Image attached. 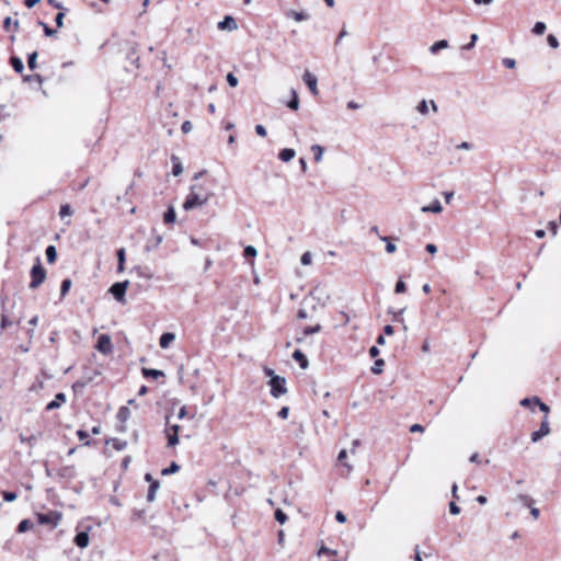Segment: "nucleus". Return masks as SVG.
<instances>
[{
  "label": "nucleus",
  "instance_id": "c9c22d12",
  "mask_svg": "<svg viewBox=\"0 0 561 561\" xmlns=\"http://www.w3.org/2000/svg\"><path fill=\"white\" fill-rule=\"evenodd\" d=\"M165 434L168 436V447H173L179 443V435L175 433H170V430H165Z\"/></svg>",
  "mask_w": 561,
  "mask_h": 561
},
{
  "label": "nucleus",
  "instance_id": "412c9836",
  "mask_svg": "<svg viewBox=\"0 0 561 561\" xmlns=\"http://www.w3.org/2000/svg\"><path fill=\"white\" fill-rule=\"evenodd\" d=\"M142 375L146 378L158 379L159 377H163L164 373L162 370L153 369V368H142Z\"/></svg>",
  "mask_w": 561,
  "mask_h": 561
},
{
  "label": "nucleus",
  "instance_id": "cd10ccee",
  "mask_svg": "<svg viewBox=\"0 0 561 561\" xmlns=\"http://www.w3.org/2000/svg\"><path fill=\"white\" fill-rule=\"evenodd\" d=\"M515 501H519L524 506L531 507L535 500L527 494H518Z\"/></svg>",
  "mask_w": 561,
  "mask_h": 561
},
{
  "label": "nucleus",
  "instance_id": "20e7f679",
  "mask_svg": "<svg viewBox=\"0 0 561 561\" xmlns=\"http://www.w3.org/2000/svg\"><path fill=\"white\" fill-rule=\"evenodd\" d=\"M268 385L271 386V394L274 398H279L287 392L286 379L282 376H272Z\"/></svg>",
  "mask_w": 561,
  "mask_h": 561
},
{
  "label": "nucleus",
  "instance_id": "8fccbe9b",
  "mask_svg": "<svg viewBox=\"0 0 561 561\" xmlns=\"http://www.w3.org/2000/svg\"><path fill=\"white\" fill-rule=\"evenodd\" d=\"M417 112L422 115H426L428 113V104H427V101L426 100H422L417 107H416Z\"/></svg>",
  "mask_w": 561,
  "mask_h": 561
},
{
  "label": "nucleus",
  "instance_id": "6ab92c4d",
  "mask_svg": "<svg viewBox=\"0 0 561 561\" xmlns=\"http://www.w3.org/2000/svg\"><path fill=\"white\" fill-rule=\"evenodd\" d=\"M286 16L287 18H291V19H294L297 22L306 21V20L309 19V14L308 13H306L304 11L298 12V11H294V10L288 11L286 13Z\"/></svg>",
  "mask_w": 561,
  "mask_h": 561
},
{
  "label": "nucleus",
  "instance_id": "4d7b16f0",
  "mask_svg": "<svg viewBox=\"0 0 561 561\" xmlns=\"http://www.w3.org/2000/svg\"><path fill=\"white\" fill-rule=\"evenodd\" d=\"M227 82L230 87L234 88L238 85V78L232 73V72H229L227 75Z\"/></svg>",
  "mask_w": 561,
  "mask_h": 561
},
{
  "label": "nucleus",
  "instance_id": "7c9ffc66",
  "mask_svg": "<svg viewBox=\"0 0 561 561\" xmlns=\"http://www.w3.org/2000/svg\"><path fill=\"white\" fill-rule=\"evenodd\" d=\"M11 27H13L14 31L19 28V21H12L10 16H7L3 21V28L5 31H11Z\"/></svg>",
  "mask_w": 561,
  "mask_h": 561
},
{
  "label": "nucleus",
  "instance_id": "4468645a",
  "mask_svg": "<svg viewBox=\"0 0 561 561\" xmlns=\"http://www.w3.org/2000/svg\"><path fill=\"white\" fill-rule=\"evenodd\" d=\"M293 358L299 364L300 368L302 369H306L309 365L307 356L300 350H296L293 353Z\"/></svg>",
  "mask_w": 561,
  "mask_h": 561
},
{
  "label": "nucleus",
  "instance_id": "a18cd8bd",
  "mask_svg": "<svg viewBox=\"0 0 561 561\" xmlns=\"http://www.w3.org/2000/svg\"><path fill=\"white\" fill-rule=\"evenodd\" d=\"M274 517L279 524H285L288 518L287 515L280 508H277L275 511Z\"/></svg>",
  "mask_w": 561,
  "mask_h": 561
},
{
  "label": "nucleus",
  "instance_id": "bf43d9fd",
  "mask_svg": "<svg viewBox=\"0 0 561 561\" xmlns=\"http://www.w3.org/2000/svg\"><path fill=\"white\" fill-rule=\"evenodd\" d=\"M64 18H65V12L60 11L56 14L55 16V23H56V26L57 27H62L64 26Z\"/></svg>",
  "mask_w": 561,
  "mask_h": 561
},
{
  "label": "nucleus",
  "instance_id": "a19ab883",
  "mask_svg": "<svg viewBox=\"0 0 561 561\" xmlns=\"http://www.w3.org/2000/svg\"><path fill=\"white\" fill-rule=\"evenodd\" d=\"M72 213V208L69 204H64L60 206L59 216L61 219H64L66 216H71Z\"/></svg>",
  "mask_w": 561,
  "mask_h": 561
},
{
  "label": "nucleus",
  "instance_id": "ea45409f",
  "mask_svg": "<svg viewBox=\"0 0 561 561\" xmlns=\"http://www.w3.org/2000/svg\"><path fill=\"white\" fill-rule=\"evenodd\" d=\"M534 402L536 405L539 407V410L546 414L545 416H548L550 408L545 402H542L538 397H534Z\"/></svg>",
  "mask_w": 561,
  "mask_h": 561
},
{
  "label": "nucleus",
  "instance_id": "680f3d73",
  "mask_svg": "<svg viewBox=\"0 0 561 561\" xmlns=\"http://www.w3.org/2000/svg\"><path fill=\"white\" fill-rule=\"evenodd\" d=\"M300 262L302 265H309L311 263V253L305 252L300 257Z\"/></svg>",
  "mask_w": 561,
  "mask_h": 561
},
{
  "label": "nucleus",
  "instance_id": "39448f33",
  "mask_svg": "<svg viewBox=\"0 0 561 561\" xmlns=\"http://www.w3.org/2000/svg\"><path fill=\"white\" fill-rule=\"evenodd\" d=\"M128 284L129 282L128 280H124V282H117V283H114L111 287H110V293L113 295V297L119 301V302H125V295H126V289L128 287Z\"/></svg>",
  "mask_w": 561,
  "mask_h": 561
},
{
  "label": "nucleus",
  "instance_id": "473e14b6",
  "mask_svg": "<svg viewBox=\"0 0 561 561\" xmlns=\"http://www.w3.org/2000/svg\"><path fill=\"white\" fill-rule=\"evenodd\" d=\"M33 527V523L30 519H22L16 528L18 533H25Z\"/></svg>",
  "mask_w": 561,
  "mask_h": 561
},
{
  "label": "nucleus",
  "instance_id": "c85d7f7f",
  "mask_svg": "<svg viewBox=\"0 0 561 561\" xmlns=\"http://www.w3.org/2000/svg\"><path fill=\"white\" fill-rule=\"evenodd\" d=\"M172 161H173L172 173L174 176H178L183 172L182 163H181L180 159L175 156H172Z\"/></svg>",
  "mask_w": 561,
  "mask_h": 561
},
{
  "label": "nucleus",
  "instance_id": "dca6fc26",
  "mask_svg": "<svg viewBox=\"0 0 561 561\" xmlns=\"http://www.w3.org/2000/svg\"><path fill=\"white\" fill-rule=\"evenodd\" d=\"M93 380V377L92 376H84L83 378H81L80 380H77L73 385H72V389L75 392H79L81 391L83 388H85L91 381Z\"/></svg>",
  "mask_w": 561,
  "mask_h": 561
},
{
  "label": "nucleus",
  "instance_id": "c03bdc74",
  "mask_svg": "<svg viewBox=\"0 0 561 561\" xmlns=\"http://www.w3.org/2000/svg\"><path fill=\"white\" fill-rule=\"evenodd\" d=\"M112 444H113V447L121 451V450H124L127 446V442L126 440H122V439H118V438H113L112 439Z\"/></svg>",
  "mask_w": 561,
  "mask_h": 561
},
{
  "label": "nucleus",
  "instance_id": "774afa93",
  "mask_svg": "<svg viewBox=\"0 0 561 561\" xmlns=\"http://www.w3.org/2000/svg\"><path fill=\"white\" fill-rule=\"evenodd\" d=\"M255 133L261 136V137H265L266 136V128L263 126V125H256L255 126Z\"/></svg>",
  "mask_w": 561,
  "mask_h": 561
},
{
  "label": "nucleus",
  "instance_id": "864d4df0",
  "mask_svg": "<svg viewBox=\"0 0 561 561\" xmlns=\"http://www.w3.org/2000/svg\"><path fill=\"white\" fill-rule=\"evenodd\" d=\"M77 436H78V438H79L80 440H85V442H84V445H85V446H90L91 442L88 439L89 434H88L85 431H83V430H78V431H77Z\"/></svg>",
  "mask_w": 561,
  "mask_h": 561
},
{
  "label": "nucleus",
  "instance_id": "f704fd0d",
  "mask_svg": "<svg viewBox=\"0 0 561 561\" xmlns=\"http://www.w3.org/2000/svg\"><path fill=\"white\" fill-rule=\"evenodd\" d=\"M71 285H72V283H71V279H69V278H65L61 282V285H60V296L61 297H65L68 294V291L71 288Z\"/></svg>",
  "mask_w": 561,
  "mask_h": 561
},
{
  "label": "nucleus",
  "instance_id": "de8ad7c7",
  "mask_svg": "<svg viewBox=\"0 0 561 561\" xmlns=\"http://www.w3.org/2000/svg\"><path fill=\"white\" fill-rule=\"evenodd\" d=\"M404 310L405 309L403 308V309H400L397 312H393V320L397 321V322L402 323L403 324V330L407 331L408 327L404 324V320L402 318V314H403Z\"/></svg>",
  "mask_w": 561,
  "mask_h": 561
},
{
  "label": "nucleus",
  "instance_id": "f257e3e1",
  "mask_svg": "<svg viewBox=\"0 0 561 561\" xmlns=\"http://www.w3.org/2000/svg\"><path fill=\"white\" fill-rule=\"evenodd\" d=\"M46 278V271L43 267L41 260L37 259L36 264L33 265L31 270V283L30 288L35 289L39 287Z\"/></svg>",
  "mask_w": 561,
  "mask_h": 561
},
{
  "label": "nucleus",
  "instance_id": "ddd939ff",
  "mask_svg": "<svg viewBox=\"0 0 561 561\" xmlns=\"http://www.w3.org/2000/svg\"><path fill=\"white\" fill-rule=\"evenodd\" d=\"M175 334L172 332H165L160 336L159 345L161 348H168L171 343L175 340Z\"/></svg>",
  "mask_w": 561,
  "mask_h": 561
},
{
  "label": "nucleus",
  "instance_id": "b1692460",
  "mask_svg": "<svg viewBox=\"0 0 561 561\" xmlns=\"http://www.w3.org/2000/svg\"><path fill=\"white\" fill-rule=\"evenodd\" d=\"M116 254H117V261H118L117 272L121 273L125 268V261H126L125 249L124 248L118 249Z\"/></svg>",
  "mask_w": 561,
  "mask_h": 561
},
{
  "label": "nucleus",
  "instance_id": "37998d69",
  "mask_svg": "<svg viewBox=\"0 0 561 561\" xmlns=\"http://www.w3.org/2000/svg\"><path fill=\"white\" fill-rule=\"evenodd\" d=\"M546 28L547 26L543 22H536L531 31L535 35H542Z\"/></svg>",
  "mask_w": 561,
  "mask_h": 561
},
{
  "label": "nucleus",
  "instance_id": "f03ea898",
  "mask_svg": "<svg viewBox=\"0 0 561 561\" xmlns=\"http://www.w3.org/2000/svg\"><path fill=\"white\" fill-rule=\"evenodd\" d=\"M210 196L211 194H196L195 192L190 191V194L183 204V208L185 210H191L197 206H202L208 202Z\"/></svg>",
  "mask_w": 561,
  "mask_h": 561
},
{
  "label": "nucleus",
  "instance_id": "338daca9",
  "mask_svg": "<svg viewBox=\"0 0 561 561\" xmlns=\"http://www.w3.org/2000/svg\"><path fill=\"white\" fill-rule=\"evenodd\" d=\"M335 519H336V522L344 524L346 522V515L343 512L337 511L335 513Z\"/></svg>",
  "mask_w": 561,
  "mask_h": 561
},
{
  "label": "nucleus",
  "instance_id": "58836bf2",
  "mask_svg": "<svg viewBox=\"0 0 561 561\" xmlns=\"http://www.w3.org/2000/svg\"><path fill=\"white\" fill-rule=\"evenodd\" d=\"M191 191L195 192L196 194H211L213 193L206 188L203 184H194L191 186Z\"/></svg>",
  "mask_w": 561,
  "mask_h": 561
},
{
  "label": "nucleus",
  "instance_id": "2f4dec72",
  "mask_svg": "<svg viewBox=\"0 0 561 561\" xmlns=\"http://www.w3.org/2000/svg\"><path fill=\"white\" fill-rule=\"evenodd\" d=\"M129 416H130V410L127 407L119 408V410L117 412V419L121 422L127 421L129 419Z\"/></svg>",
  "mask_w": 561,
  "mask_h": 561
},
{
  "label": "nucleus",
  "instance_id": "a878e982",
  "mask_svg": "<svg viewBox=\"0 0 561 561\" xmlns=\"http://www.w3.org/2000/svg\"><path fill=\"white\" fill-rule=\"evenodd\" d=\"M287 106L293 111H297L299 108V98L294 89L291 90V100L287 103Z\"/></svg>",
  "mask_w": 561,
  "mask_h": 561
},
{
  "label": "nucleus",
  "instance_id": "3c124183",
  "mask_svg": "<svg viewBox=\"0 0 561 561\" xmlns=\"http://www.w3.org/2000/svg\"><path fill=\"white\" fill-rule=\"evenodd\" d=\"M256 254H257V251L253 245H248L243 250V255L245 257H254V256H256Z\"/></svg>",
  "mask_w": 561,
  "mask_h": 561
},
{
  "label": "nucleus",
  "instance_id": "0eeeda50",
  "mask_svg": "<svg viewBox=\"0 0 561 561\" xmlns=\"http://www.w3.org/2000/svg\"><path fill=\"white\" fill-rule=\"evenodd\" d=\"M95 348L102 354L111 353L113 350L111 336L107 334L100 335Z\"/></svg>",
  "mask_w": 561,
  "mask_h": 561
},
{
  "label": "nucleus",
  "instance_id": "6e6552de",
  "mask_svg": "<svg viewBox=\"0 0 561 561\" xmlns=\"http://www.w3.org/2000/svg\"><path fill=\"white\" fill-rule=\"evenodd\" d=\"M302 80L304 82L308 85L310 92L313 94V95H318L319 91H318V79L314 75H312L309 70H306L304 76H302Z\"/></svg>",
  "mask_w": 561,
  "mask_h": 561
},
{
  "label": "nucleus",
  "instance_id": "69168bd1",
  "mask_svg": "<svg viewBox=\"0 0 561 561\" xmlns=\"http://www.w3.org/2000/svg\"><path fill=\"white\" fill-rule=\"evenodd\" d=\"M10 325H12V321H10L7 316L2 314L1 316V323H0L1 329H5V328H8Z\"/></svg>",
  "mask_w": 561,
  "mask_h": 561
},
{
  "label": "nucleus",
  "instance_id": "bb28decb",
  "mask_svg": "<svg viewBox=\"0 0 561 561\" xmlns=\"http://www.w3.org/2000/svg\"><path fill=\"white\" fill-rule=\"evenodd\" d=\"M379 239L387 243L386 244V252L387 253L391 254V253H394L397 251V245L390 241L391 240L390 237L379 236Z\"/></svg>",
  "mask_w": 561,
  "mask_h": 561
},
{
  "label": "nucleus",
  "instance_id": "c756f323",
  "mask_svg": "<svg viewBox=\"0 0 561 561\" xmlns=\"http://www.w3.org/2000/svg\"><path fill=\"white\" fill-rule=\"evenodd\" d=\"M311 151L314 154V161L316 162H320L322 160L324 148L322 146H320V145H312L311 146Z\"/></svg>",
  "mask_w": 561,
  "mask_h": 561
},
{
  "label": "nucleus",
  "instance_id": "423d86ee",
  "mask_svg": "<svg viewBox=\"0 0 561 561\" xmlns=\"http://www.w3.org/2000/svg\"><path fill=\"white\" fill-rule=\"evenodd\" d=\"M549 433H550V425H549L548 416H545L540 424L539 430L531 433V442L537 443L542 437L549 435Z\"/></svg>",
  "mask_w": 561,
  "mask_h": 561
},
{
  "label": "nucleus",
  "instance_id": "49530a36",
  "mask_svg": "<svg viewBox=\"0 0 561 561\" xmlns=\"http://www.w3.org/2000/svg\"><path fill=\"white\" fill-rule=\"evenodd\" d=\"M38 24L43 27L44 34L51 37L56 34V30L49 27L45 22L38 21Z\"/></svg>",
  "mask_w": 561,
  "mask_h": 561
},
{
  "label": "nucleus",
  "instance_id": "5fc2aeb1",
  "mask_svg": "<svg viewBox=\"0 0 561 561\" xmlns=\"http://www.w3.org/2000/svg\"><path fill=\"white\" fill-rule=\"evenodd\" d=\"M405 290H407L405 283L401 278L398 279V282L396 284V287H394V293L396 294H403Z\"/></svg>",
  "mask_w": 561,
  "mask_h": 561
},
{
  "label": "nucleus",
  "instance_id": "f8f14e48",
  "mask_svg": "<svg viewBox=\"0 0 561 561\" xmlns=\"http://www.w3.org/2000/svg\"><path fill=\"white\" fill-rule=\"evenodd\" d=\"M321 330H322L321 324H316V325H312V327H306L304 329V331H302V336L296 337V342L297 343H301L305 340L306 336H308L310 334L319 333Z\"/></svg>",
  "mask_w": 561,
  "mask_h": 561
},
{
  "label": "nucleus",
  "instance_id": "393cba45",
  "mask_svg": "<svg viewBox=\"0 0 561 561\" xmlns=\"http://www.w3.org/2000/svg\"><path fill=\"white\" fill-rule=\"evenodd\" d=\"M46 260L49 264H53L57 260V250L55 245H48L45 250Z\"/></svg>",
  "mask_w": 561,
  "mask_h": 561
},
{
  "label": "nucleus",
  "instance_id": "72a5a7b5",
  "mask_svg": "<svg viewBox=\"0 0 561 561\" xmlns=\"http://www.w3.org/2000/svg\"><path fill=\"white\" fill-rule=\"evenodd\" d=\"M385 366V360L379 358L374 362V365L371 366V373L375 375H379L382 373V368Z\"/></svg>",
  "mask_w": 561,
  "mask_h": 561
},
{
  "label": "nucleus",
  "instance_id": "09e8293b",
  "mask_svg": "<svg viewBox=\"0 0 561 561\" xmlns=\"http://www.w3.org/2000/svg\"><path fill=\"white\" fill-rule=\"evenodd\" d=\"M478 41V34L473 33L470 36V41L468 44L463 45L461 48L465 50H470L474 47L476 43Z\"/></svg>",
  "mask_w": 561,
  "mask_h": 561
},
{
  "label": "nucleus",
  "instance_id": "e433bc0d",
  "mask_svg": "<svg viewBox=\"0 0 561 561\" xmlns=\"http://www.w3.org/2000/svg\"><path fill=\"white\" fill-rule=\"evenodd\" d=\"M179 470H180V466L175 461H172L168 468H165L161 471V473H162V476H169V474L178 472Z\"/></svg>",
  "mask_w": 561,
  "mask_h": 561
},
{
  "label": "nucleus",
  "instance_id": "052dcab7",
  "mask_svg": "<svg viewBox=\"0 0 561 561\" xmlns=\"http://www.w3.org/2000/svg\"><path fill=\"white\" fill-rule=\"evenodd\" d=\"M23 79H24V81H27V82H31V81H37L39 83L43 82V78L41 75L25 76Z\"/></svg>",
  "mask_w": 561,
  "mask_h": 561
},
{
  "label": "nucleus",
  "instance_id": "9d476101",
  "mask_svg": "<svg viewBox=\"0 0 561 561\" xmlns=\"http://www.w3.org/2000/svg\"><path fill=\"white\" fill-rule=\"evenodd\" d=\"M66 400H67L66 394L64 392H58V393H56L54 400L50 401L46 405L45 409H46V411H53V410L59 409L66 402Z\"/></svg>",
  "mask_w": 561,
  "mask_h": 561
},
{
  "label": "nucleus",
  "instance_id": "4be33fe9",
  "mask_svg": "<svg viewBox=\"0 0 561 561\" xmlns=\"http://www.w3.org/2000/svg\"><path fill=\"white\" fill-rule=\"evenodd\" d=\"M10 65L12 66L14 71H16L18 73H22L24 70V64H23L22 59L18 56H12L10 58Z\"/></svg>",
  "mask_w": 561,
  "mask_h": 561
},
{
  "label": "nucleus",
  "instance_id": "0e129e2a",
  "mask_svg": "<svg viewBox=\"0 0 561 561\" xmlns=\"http://www.w3.org/2000/svg\"><path fill=\"white\" fill-rule=\"evenodd\" d=\"M449 512L453 515H458L460 513V507L455 502H450L449 503Z\"/></svg>",
  "mask_w": 561,
  "mask_h": 561
},
{
  "label": "nucleus",
  "instance_id": "13d9d810",
  "mask_svg": "<svg viewBox=\"0 0 561 561\" xmlns=\"http://www.w3.org/2000/svg\"><path fill=\"white\" fill-rule=\"evenodd\" d=\"M20 439L23 443H27L30 447H33L36 442V436L31 435L30 437H24V435H20Z\"/></svg>",
  "mask_w": 561,
  "mask_h": 561
},
{
  "label": "nucleus",
  "instance_id": "7ed1b4c3",
  "mask_svg": "<svg viewBox=\"0 0 561 561\" xmlns=\"http://www.w3.org/2000/svg\"><path fill=\"white\" fill-rule=\"evenodd\" d=\"M61 513L57 511H49L48 513H38L37 522L41 525H49L51 528H55L61 520Z\"/></svg>",
  "mask_w": 561,
  "mask_h": 561
},
{
  "label": "nucleus",
  "instance_id": "603ef678",
  "mask_svg": "<svg viewBox=\"0 0 561 561\" xmlns=\"http://www.w3.org/2000/svg\"><path fill=\"white\" fill-rule=\"evenodd\" d=\"M2 496H3V500L7 502H13L18 499V494L15 492H11V491H3Z\"/></svg>",
  "mask_w": 561,
  "mask_h": 561
},
{
  "label": "nucleus",
  "instance_id": "5701e85b",
  "mask_svg": "<svg viewBox=\"0 0 561 561\" xmlns=\"http://www.w3.org/2000/svg\"><path fill=\"white\" fill-rule=\"evenodd\" d=\"M175 219H176L175 209L173 206H169V208L167 209V211L163 215V221H164V224L169 225V224H174Z\"/></svg>",
  "mask_w": 561,
  "mask_h": 561
},
{
  "label": "nucleus",
  "instance_id": "9b49d317",
  "mask_svg": "<svg viewBox=\"0 0 561 561\" xmlns=\"http://www.w3.org/2000/svg\"><path fill=\"white\" fill-rule=\"evenodd\" d=\"M75 543L79 548H87L90 542L88 531H79L75 537Z\"/></svg>",
  "mask_w": 561,
  "mask_h": 561
},
{
  "label": "nucleus",
  "instance_id": "f3484780",
  "mask_svg": "<svg viewBox=\"0 0 561 561\" xmlns=\"http://www.w3.org/2000/svg\"><path fill=\"white\" fill-rule=\"evenodd\" d=\"M449 46L448 44V41L446 39H440V41H437L435 42L433 45L430 46L428 50L431 54L435 55L437 54L439 50L442 49H445Z\"/></svg>",
  "mask_w": 561,
  "mask_h": 561
},
{
  "label": "nucleus",
  "instance_id": "a211bd4d",
  "mask_svg": "<svg viewBox=\"0 0 561 561\" xmlns=\"http://www.w3.org/2000/svg\"><path fill=\"white\" fill-rule=\"evenodd\" d=\"M295 154H296V151L291 148H285V149H282L278 153V158L284 161V162H288L290 161L291 159L295 158Z\"/></svg>",
  "mask_w": 561,
  "mask_h": 561
},
{
  "label": "nucleus",
  "instance_id": "e2e57ef3",
  "mask_svg": "<svg viewBox=\"0 0 561 561\" xmlns=\"http://www.w3.org/2000/svg\"><path fill=\"white\" fill-rule=\"evenodd\" d=\"M503 65H504L506 68H508V69H513V68H515V66H516V61H515V59H513V58H504V59H503Z\"/></svg>",
  "mask_w": 561,
  "mask_h": 561
},
{
  "label": "nucleus",
  "instance_id": "1a4fd4ad",
  "mask_svg": "<svg viewBox=\"0 0 561 561\" xmlns=\"http://www.w3.org/2000/svg\"><path fill=\"white\" fill-rule=\"evenodd\" d=\"M217 27L220 31H229V32H231V31H234V30L238 28V24H237L236 20L232 16L226 15L224 18V20L218 23Z\"/></svg>",
  "mask_w": 561,
  "mask_h": 561
},
{
  "label": "nucleus",
  "instance_id": "aec40b11",
  "mask_svg": "<svg viewBox=\"0 0 561 561\" xmlns=\"http://www.w3.org/2000/svg\"><path fill=\"white\" fill-rule=\"evenodd\" d=\"M160 488L159 481H152V483L149 485L148 493H147V501L153 502L156 500L157 491Z\"/></svg>",
  "mask_w": 561,
  "mask_h": 561
},
{
  "label": "nucleus",
  "instance_id": "6e6d98bb",
  "mask_svg": "<svg viewBox=\"0 0 561 561\" xmlns=\"http://www.w3.org/2000/svg\"><path fill=\"white\" fill-rule=\"evenodd\" d=\"M547 42H548V45L551 47V48H558L559 47V41L558 38L552 35V34H549L548 37H547Z\"/></svg>",
  "mask_w": 561,
  "mask_h": 561
},
{
  "label": "nucleus",
  "instance_id": "4c0bfd02",
  "mask_svg": "<svg viewBox=\"0 0 561 561\" xmlns=\"http://www.w3.org/2000/svg\"><path fill=\"white\" fill-rule=\"evenodd\" d=\"M302 304L310 306V308L314 311L317 309V299L314 298L313 293H310L309 296L302 300Z\"/></svg>",
  "mask_w": 561,
  "mask_h": 561
},
{
  "label": "nucleus",
  "instance_id": "2eb2a0df",
  "mask_svg": "<svg viewBox=\"0 0 561 561\" xmlns=\"http://www.w3.org/2000/svg\"><path fill=\"white\" fill-rule=\"evenodd\" d=\"M423 213H434L439 214L443 210V206L438 199L433 201L430 205L423 206L421 208Z\"/></svg>",
  "mask_w": 561,
  "mask_h": 561
},
{
  "label": "nucleus",
  "instance_id": "79ce46f5",
  "mask_svg": "<svg viewBox=\"0 0 561 561\" xmlns=\"http://www.w3.org/2000/svg\"><path fill=\"white\" fill-rule=\"evenodd\" d=\"M37 51H33L27 57V66L31 70H34L37 67L36 59H37Z\"/></svg>",
  "mask_w": 561,
  "mask_h": 561
}]
</instances>
